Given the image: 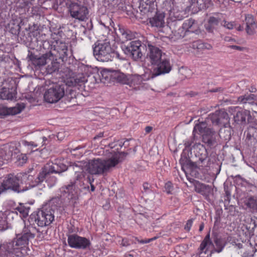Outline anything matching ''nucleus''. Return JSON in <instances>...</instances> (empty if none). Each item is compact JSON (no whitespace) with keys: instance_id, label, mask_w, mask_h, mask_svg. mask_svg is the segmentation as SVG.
Instances as JSON below:
<instances>
[{"instance_id":"54","label":"nucleus","mask_w":257,"mask_h":257,"mask_svg":"<svg viewBox=\"0 0 257 257\" xmlns=\"http://www.w3.org/2000/svg\"><path fill=\"white\" fill-rule=\"evenodd\" d=\"M17 209L21 213H22L24 215H28V213L25 212V210L22 207H18Z\"/></svg>"},{"instance_id":"57","label":"nucleus","mask_w":257,"mask_h":257,"mask_svg":"<svg viewBox=\"0 0 257 257\" xmlns=\"http://www.w3.org/2000/svg\"><path fill=\"white\" fill-rule=\"evenodd\" d=\"M152 129L153 127L152 126H147L145 127V132L147 133H149L152 131Z\"/></svg>"},{"instance_id":"36","label":"nucleus","mask_w":257,"mask_h":257,"mask_svg":"<svg viewBox=\"0 0 257 257\" xmlns=\"http://www.w3.org/2000/svg\"><path fill=\"white\" fill-rule=\"evenodd\" d=\"M195 188L197 192L203 194L204 193V191L208 188V186L197 182L195 185Z\"/></svg>"},{"instance_id":"58","label":"nucleus","mask_w":257,"mask_h":257,"mask_svg":"<svg viewBox=\"0 0 257 257\" xmlns=\"http://www.w3.org/2000/svg\"><path fill=\"white\" fill-rule=\"evenodd\" d=\"M44 136L40 137H36L35 139V142H42L43 139H42V137Z\"/></svg>"},{"instance_id":"26","label":"nucleus","mask_w":257,"mask_h":257,"mask_svg":"<svg viewBox=\"0 0 257 257\" xmlns=\"http://www.w3.org/2000/svg\"><path fill=\"white\" fill-rule=\"evenodd\" d=\"M16 95V90L13 88L3 87L0 91V97L2 99L12 100Z\"/></svg>"},{"instance_id":"63","label":"nucleus","mask_w":257,"mask_h":257,"mask_svg":"<svg viewBox=\"0 0 257 257\" xmlns=\"http://www.w3.org/2000/svg\"><path fill=\"white\" fill-rule=\"evenodd\" d=\"M90 186H91V191L93 192L95 190V186H94V185L92 184L91 183H90Z\"/></svg>"},{"instance_id":"38","label":"nucleus","mask_w":257,"mask_h":257,"mask_svg":"<svg viewBox=\"0 0 257 257\" xmlns=\"http://www.w3.org/2000/svg\"><path fill=\"white\" fill-rule=\"evenodd\" d=\"M143 83V78L139 75H135L131 77V84L133 85H141Z\"/></svg>"},{"instance_id":"30","label":"nucleus","mask_w":257,"mask_h":257,"mask_svg":"<svg viewBox=\"0 0 257 257\" xmlns=\"http://www.w3.org/2000/svg\"><path fill=\"white\" fill-rule=\"evenodd\" d=\"M210 128L207 127V124L205 122H201L198 124H196L193 130V133L194 134H200L202 137L203 134H205L207 130H210Z\"/></svg>"},{"instance_id":"7","label":"nucleus","mask_w":257,"mask_h":257,"mask_svg":"<svg viewBox=\"0 0 257 257\" xmlns=\"http://www.w3.org/2000/svg\"><path fill=\"white\" fill-rule=\"evenodd\" d=\"M56 206L45 205L39 210L35 218V221L40 226H45L50 224L54 220V213Z\"/></svg>"},{"instance_id":"13","label":"nucleus","mask_w":257,"mask_h":257,"mask_svg":"<svg viewBox=\"0 0 257 257\" xmlns=\"http://www.w3.org/2000/svg\"><path fill=\"white\" fill-rule=\"evenodd\" d=\"M55 44L54 46H51L50 50H52L53 52L55 53L56 55L55 56L56 58H59L63 61L66 59L68 56V47L66 44L62 41H56ZM46 45L50 46L49 42H45L43 45Z\"/></svg>"},{"instance_id":"37","label":"nucleus","mask_w":257,"mask_h":257,"mask_svg":"<svg viewBox=\"0 0 257 257\" xmlns=\"http://www.w3.org/2000/svg\"><path fill=\"white\" fill-rule=\"evenodd\" d=\"M42 139H43L42 142H35V141H32L30 142H25V144L28 146H34L35 147H42L45 145V141L47 140V139L45 137H42Z\"/></svg>"},{"instance_id":"11","label":"nucleus","mask_w":257,"mask_h":257,"mask_svg":"<svg viewBox=\"0 0 257 257\" xmlns=\"http://www.w3.org/2000/svg\"><path fill=\"white\" fill-rule=\"evenodd\" d=\"M68 245L72 248L86 249L91 246L90 240L77 234L70 235L68 238Z\"/></svg>"},{"instance_id":"21","label":"nucleus","mask_w":257,"mask_h":257,"mask_svg":"<svg viewBox=\"0 0 257 257\" xmlns=\"http://www.w3.org/2000/svg\"><path fill=\"white\" fill-rule=\"evenodd\" d=\"M217 137V134L215 131L210 128L209 130H207L205 134H203L202 141L208 146L211 147L216 143Z\"/></svg>"},{"instance_id":"16","label":"nucleus","mask_w":257,"mask_h":257,"mask_svg":"<svg viewBox=\"0 0 257 257\" xmlns=\"http://www.w3.org/2000/svg\"><path fill=\"white\" fill-rule=\"evenodd\" d=\"M52 55V50H51L40 57L33 54H31L29 56V58L35 69H38L41 67L48 64L49 59H50L49 57H51Z\"/></svg>"},{"instance_id":"12","label":"nucleus","mask_w":257,"mask_h":257,"mask_svg":"<svg viewBox=\"0 0 257 257\" xmlns=\"http://www.w3.org/2000/svg\"><path fill=\"white\" fill-rule=\"evenodd\" d=\"M207 119H210L214 125L224 126L229 124L228 114L223 109L216 111L209 115Z\"/></svg>"},{"instance_id":"19","label":"nucleus","mask_w":257,"mask_h":257,"mask_svg":"<svg viewBox=\"0 0 257 257\" xmlns=\"http://www.w3.org/2000/svg\"><path fill=\"white\" fill-rule=\"evenodd\" d=\"M149 49L148 56L150 59L152 64L157 63L161 59L162 51L158 48L152 45L150 42H147Z\"/></svg>"},{"instance_id":"20","label":"nucleus","mask_w":257,"mask_h":257,"mask_svg":"<svg viewBox=\"0 0 257 257\" xmlns=\"http://www.w3.org/2000/svg\"><path fill=\"white\" fill-rule=\"evenodd\" d=\"M118 27L117 29H115V33L121 43H124L128 40H131L135 37L134 34L130 30L120 26H118Z\"/></svg>"},{"instance_id":"47","label":"nucleus","mask_w":257,"mask_h":257,"mask_svg":"<svg viewBox=\"0 0 257 257\" xmlns=\"http://www.w3.org/2000/svg\"><path fill=\"white\" fill-rule=\"evenodd\" d=\"M205 28L206 31L208 32V33L213 32L214 26L211 25V24H209V23L208 22V24L205 25Z\"/></svg>"},{"instance_id":"29","label":"nucleus","mask_w":257,"mask_h":257,"mask_svg":"<svg viewBox=\"0 0 257 257\" xmlns=\"http://www.w3.org/2000/svg\"><path fill=\"white\" fill-rule=\"evenodd\" d=\"M110 160L117 162L116 163V165L122 161L123 157H125L127 155V153L124 152H117L114 151H112L110 152Z\"/></svg>"},{"instance_id":"45","label":"nucleus","mask_w":257,"mask_h":257,"mask_svg":"<svg viewBox=\"0 0 257 257\" xmlns=\"http://www.w3.org/2000/svg\"><path fill=\"white\" fill-rule=\"evenodd\" d=\"M221 25L228 29H232L235 26L234 22H228L225 20L221 22Z\"/></svg>"},{"instance_id":"31","label":"nucleus","mask_w":257,"mask_h":257,"mask_svg":"<svg viewBox=\"0 0 257 257\" xmlns=\"http://www.w3.org/2000/svg\"><path fill=\"white\" fill-rule=\"evenodd\" d=\"M210 246H213V244L210 239V234L208 233L206 235L200 245L199 248V253H201L206 248V249H208Z\"/></svg>"},{"instance_id":"52","label":"nucleus","mask_w":257,"mask_h":257,"mask_svg":"<svg viewBox=\"0 0 257 257\" xmlns=\"http://www.w3.org/2000/svg\"><path fill=\"white\" fill-rule=\"evenodd\" d=\"M156 238H157V236H155L154 237H153L152 238H150V239H146V240H141L140 241V242L141 243H149L150 242V241H152V240H154L155 239H156Z\"/></svg>"},{"instance_id":"28","label":"nucleus","mask_w":257,"mask_h":257,"mask_svg":"<svg viewBox=\"0 0 257 257\" xmlns=\"http://www.w3.org/2000/svg\"><path fill=\"white\" fill-rule=\"evenodd\" d=\"M218 135L221 139L225 141L229 140L231 137V128L229 125H224L223 127L221 128Z\"/></svg>"},{"instance_id":"24","label":"nucleus","mask_w":257,"mask_h":257,"mask_svg":"<svg viewBox=\"0 0 257 257\" xmlns=\"http://www.w3.org/2000/svg\"><path fill=\"white\" fill-rule=\"evenodd\" d=\"M24 107V106L21 107L20 105H19L18 106L10 108L5 106H0V117L20 113Z\"/></svg>"},{"instance_id":"23","label":"nucleus","mask_w":257,"mask_h":257,"mask_svg":"<svg viewBox=\"0 0 257 257\" xmlns=\"http://www.w3.org/2000/svg\"><path fill=\"white\" fill-rule=\"evenodd\" d=\"M154 2H150L148 3H142L139 7L140 14L145 18H149L154 12Z\"/></svg>"},{"instance_id":"5","label":"nucleus","mask_w":257,"mask_h":257,"mask_svg":"<svg viewBox=\"0 0 257 257\" xmlns=\"http://www.w3.org/2000/svg\"><path fill=\"white\" fill-rule=\"evenodd\" d=\"M116 163L110 160L109 158L107 160L94 159L89 161L87 170L91 174H102L107 172L110 168L115 166Z\"/></svg>"},{"instance_id":"53","label":"nucleus","mask_w":257,"mask_h":257,"mask_svg":"<svg viewBox=\"0 0 257 257\" xmlns=\"http://www.w3.org/2000/svg\"><path fill=\"white\" fill-rule=\"evenodd\" d=\"M121 245L123 246H127L130 245V243L127 239H122Z\"/></svg>"},{"instance_id":"51","label":"nucleus","mask_w":257,"mask_h":257,"mask_svg":"<svg viewBox=\"0 0 257 257\" xmlns=\"http://www.w3.org/2000/svg\"><path fill=\"white\" fill-rule=\"evenodd\" d=\"M144 191H142L143 192H147L150 191V187L149 184L148 183H144L143 185Z\"/></svg>"},{"instance_id":"10","label":"nucleus","mask_w":257,"mask_h":257,"mask_svg":"<svg viewBox=\"0 0 257 257\" xmlns=\"http://www.w3.org/2000/svg\"><path fill=\"white\" fill-rule=\"evenodd\" d=\"M146 51V44H142L139 40L131 42L125 48V53L136 60L141 58Z\"/></svg>"},{"instance_id":"59","label":"nucleus","mask_w":257,"mask_h":257,"mask_svg":"<svg viewBox=\"0 0 257 257\" xmlns=\"http://www.w3.org/2000/svg\"><path fill=\"white\" fill-rule=\"evenodd\" d=\"M252 255V254H249L248 253L246 252H244L242 254V257H251Z\"/></svg>"},{"instance_id":"6","label":"nucleus","mask_w":257,"mask_h":257,"mask_svg":"<svg viewBox=\"0 0 257 257\" xmlns=\"http://www.w3.org/2000/svg\"><path fill=\"white\" fill-rule=\"evenodd\" d=\"M67 169V166L63 163L59 164L49 162L43 167L38 175L37 181L39 184L42 183L50 174L52 173L60 174Z\"/></svg>"},{"instance_id":"1","label":"nucleus","mask_w":257,"mask_h":257,"mask_svg":"<svg viewBox=\"0 0 257 257\" xmlns=\"http://www.w3.org/2000/svg\"><path fill=\"white\" fill-rule=\"evenodd\" d=\"M23 179L25 180V186L20 185L19 179L16 176L11 174L8 175L0 185V195L8 190L17 193H22L39 184L37 181V178L34 180V177L30 175L24 177Z\"/></svg>"},{"instance_id":"39","label":"nucleus","mask_w":257,"mask_h":257,"mask_svg":"<svg viewBox=\"0 0 257 257\" xmlns=\"http://www.w3.org/2000/svg\"><path fill=\"white\" fill-rule=\"evenodd\" d=\"M195 21L192 19H190L186 21L183 24L182 27L184 29L188 30L193 27Z\"/></svg>"},{"instance_id":"42","label":"nucleus","mask_w":257,"mask_h":257,"mask_svg":"<svg viewBox=\"0 0 257 257\" xmlns=\"http://www.w3.org/2000/svg\"><path fill=\"white\" fill-rule=\"evenodd\" d=\"M67 228L68 231L66 233V235L68 237L70 235L77 234L76 233L77 232V229L75 228V227L72 224L68 225Z\"/></svg>"},{"instance_id":"62","label":"nucleus","mask_w":257,"mask_h":257,"mask_svg":"<svg viewBox=\"0 0 257 257\" xmlns=\"http://www.w3.org/2000/svg\"><path fill=\"white\" fill-rule=\"evenodd\" d=\"M204 228V223H201L200 225V226H199V231H202L203 230Z\"/></svg>"},{"instance_id":"49","label":"nucleus","mask_w":257,"mask_h":257,"mask_svg":"<svg viewBox=\"0 0 257 257\" xmlns=\"http://www.w3.org/2000/svg\"><path fill=\"white\" fill-rule=\"evenodd\" d=\"M7 228V225L6 224V221L2 218L0 217V230L2 231L3 230L6 229Z\"/></svg>"},{"instance_id":"43","label":"nucleus","mask_w":257,"mask_h":257,"mask_svg":"<svg viewBox=\"0 0 257 257\" xmlns=\"http://www.w3.org/2000/svg\"><path fill=\"white\" fill-rule=\"evenodd\" d=\"M75 80V77H72L67 78L66 80V85H68L69 86H76Z\"/></svg>"},{"instance_id":"27","label":"nucleus","mask_w":257,"mask_h":257,"mask_svg":"<svg viewBox=\"0 0 257 257\" xmlns=\"http://www.w3.org/2000/svg\"><path fill=\"white\" fill-rule=\"evenodd\" d=\"M164 14L156 13V15L154 17L150 18V23L153 27L161 28L164 25Z\"/></svg>"},{"instance_id":"3","label":"nucleus","mask_w":257,"mask_h":257,"mask_svg":"<svg viewBox=\"0 0 257 257\" xmlns=\"http://www.w3.org/2000/svg\"><path fill=\"white\" fill-rule=\"evenodd\" d=\"M37 230L32 225L25 227L22 233L17 234L16 237L12 240L19 251V255L22 256L29 254L28 245L30 239L34 238Z\"/></svg>"},{"instance_id":"40","label":"nucleus","mask_w":257,"mask_h":257,"mask_svg":"<svg viewBox=\"0 0 257 257\" xmlns=\"http://www.w3.org/2000/svg\"><path fill=\"white\" fill-rule=\"evenodd\" d=\"M76 184V182L71 183L70 184H68V185L66 186L65 188L66 190H65V192L69 194H72V195H73V192L75 191V190Z\"/></svg>"},{"instance_id":"25","label":"nucleus","mask_w":257,"mask_h":257,"mask_svg":"<svg viewBox=\"0 0 257 257\" xmlns=\"http://www.w3.org/2000/svg\"><path fill=\"white\" fill-rule=\"evenodd\" d=\"M246 31L249 35H253L254 33V30L257 28V24L253 16L251 15H247L245 17Z\"/></svg>"},{"instance_id":"56","label":"nucleus","mask_w":257,"mask_h":257,"mask_svg":"<svg viewBox=\"0 0 257 257\" xmlns=\"http://www.w3.org/2000/svg\"><path fill=\"white\" fill-rule=\"evenodd\" d=\"M224 40H225V41L228 42H235V40L233 39H232L229 37H225Z\"/></svg>"},{"instance_id":"33","label":"nucleus","mask_w":257,"mask_h":257,"mask_svg":"<svg viewBox=\"0 0 257 257\" xmlns=\"http://www.w3.org/2000/svg\"><path fill=\"white\" fill-rule=\"evenodd\" d=\"M256 96L254 94H249L241 96L238 98V101L243 103H251L254 100H255Z\"/></svg>"},{"instance_id":"41","label":"nucleus","mask_w":257,"mask_h":257,"mask_svg":"<svg viewBox=\"0 0 257 257\" xmlns=\"http://www.w3.org/2000/svg\"><path fill=\"white\" fill-rule=\"evenodd\" d=\"M76 83L77 85H81V83H83L87 81L86 78L83 76L82 75H78L75 76Z\"/></svg>"},{"instance_id":"44","label":"nucleus","mask_w":257,"mask_h":257,"mask_svg":"<svg viewBox=\"0 0 257 257\" xmlns=\"http://www.w3.org/2000/svg\"><path fill=\"white\" fill-rule=\"evenodd\" d=\"M220 19L215 18L214 17H210L208 20V23L211 24L214 26H217L218 25Z\"/></svg>"},{"instance_id":"15","label":"nucleus","mask_w":257,"mask_h":257,"mask_svg":"<svg viewBox=\"0 0 257 257\" xmlns=\"http://www.w3.org/2000/svg\"><path fill=\"white\" fill-rule=\"evenodd\" d=\"M18 251H19L18 249L15 247V245L13 241L0 245V257L22 256V255H19Z\"/></svg>"},{"instance_id":"48","label":"nucleus","mask_w":257,"mask_h":257,"mask_svg":"<svg viewBox=\"0 0 257 257\" xmlns=\"http://www.w3.org/2000/svg\"><path fill=\"white\" fill-rule=\"evenodd\" d=\"M227 47L231 48V49H235V50H236L239 51H243L245 49V48L244 47L238 46H236V45H228L227 46Z\"/></svg>"},{"instance_id":"8","label":"nucleus","mask_w":257,"mask_h":257,"mask_svg":"<svg viewBox=\"0 0 257 257\" xmlns=\"http://www.w3.org/2000/svg\"><path fill=\"white\" fill-rule=\"evenodd\" d=\"M65 84H53L44 93L45 101L50 103L58 102L65 94Z\"/></svg>"},{"instance_id":"22","label":"nucleus","mask_w":257,"mask_h":257,"mask_svg":"<svg viewBox=\"0 0 257 257\" xmlns=\"http://www.w3.org/2000/svg\"><path fill=\"white\" fill-rule=\"evenodd\" d=\"M55 53L52 51V55L49 59V63L46 67V72L48 74H52L58 71L60 67V63L57 61V58L55 57Z\"/></svg>"},{"instance_id":"14","label":"nucleus","mask_w":257,"mask_h":257,"mask_svg":"<svg viewBox=\"0 0 257 257\" xmlns=\"http://www.w3.org/2000/svg\"><path fill=\"white\" fill-rule=\"evenodd\" d=\"M191 153H193L195 156L198 158V160L194 163H191L193 167H197V163H203L208 156V153L205 147L200 144H197L193 146L191 149Z\"/></svg>"},{"instance_id":"18","label":"nucleus","mask_w":257,"mask_h":257,"mask_svg":"<svg viewBox=\"0 0 257 257\" xmlns=\"http://www.w3.org/2000/svg\"><path fill=\"white\" fill-rule=\"evenodd\" d=\"M20 152L15 143H11L6 145L2 152V158L6 161L11 160L12 157Z\"/></svg>"},{"instance_id":"60","label":"nucleus","mask_w":257,"mask_h":257,"mask_svg":"<svg viewBox=\"0 0 257 257\" xmlns=\"http://www.w3.org/2000/svg\"><path fill=\"white\" fill-rule=\"evenodd\" d=\"M84 178V175L82 173H81L80 174H78L77 176V180L78 179H81L82 178Z\"/></svg>"},{"instance_id":"35","label":"nucleus","mask_w":257,"mask_h":257,"mask_svg":"<svg viewBox=\"0 0 257 257\" xmlns=\"http://www.w3.org/2000/svg\"><path fill=\"white\" fill-rule=\"evenodd\" d=\"M214 242L216 246V248L215 249V251L220 252L222 250L224 247V244L222 242L221 239L218 238L216 234L214 235Z\"/></svg>"},{"instance_id":"50","label":"nucleus","mask_w":257,"mask_h":257,"mask_svg":"<svg viewBox=\"0 0 257 257\" xmlns=\"http://www.w3.org/2000/svg\"><path fill=\"white\" fill-rule=\"evenodd\" d=\"M193 223V219H191L187 221V223L186 225L185 226L184 229L186 230L187 231H189Z\"/></svg>"},{"instance_id":"34","label":"nucleus","mask_w":257,"mask_h":257,"mask_svg":"<svg viewBox=\"0 0 257 257\" xmlns=\"http://www.w3.org/2000/svg\"><path fill=\"white\" fill-rule=\"evenodd\" d=\"M245 204L251 209L257 211V199L253 197H250L245 201Z\"/></svg>"},{"instance_id":"17","label":"nucleus","mask_w":257,"mask_h":257,"mask_svg":"<svg viewBox=\"0 0 257 257\" xmlns=\"http://www.w3.org/2000/svg\"><path fill=\"white\" fill-rule=\"evenodd\" d=\"M154 65L156 66L154 68L152 72V78L162 74L169 73L171 69L169 61L166 59L162 60L161 59L157 63Z\"/></svg>"},{"instance_id":"32","label":"nucleus","mask_w":257,"mask_h":257,"mask_svg":"<svg viewBox=\"0 0 257 257\" xmlns=\"http://www.w3.org/2000/svg\"><path fill=\"white\" fill-rule=\"evenodd\" d=\"M110 72V77L112 79L116 80L118 82H125V75L119 71L115 70H109Z\"/></svg>"},{"instance_id":"9","label":"nucleus","mask_w":257,"mask_h":257,"mask_svg":"<svg viewBox=\"0 0 257 257\" xmlns=\"http://www.w3.org/2000/svg\"><path fill=\"white\" fill-rule=\"evenodd\" d=\"M68 10L71 17L79 21H84L88 19V9L78 2H71L69 5Z\"/></svg>"},{"instance_id":"2","label":"nucleus","mask_w":257,"mask_h":257,"mask_svg":"<svg viewBox=\"0 0 257 257\" xmlns=\"http://www.w3.org/2000/svg\"><path fill=\"white\" fill-rule=\"evenodd\" d=\"M246 118L250 124L244 132L245 141L248 146H254L257 143V121H250L251 118L250 112L247 110L238 111L234 115V121L238 124L246 123Z\"/></svg>"},{"instance_id":"46","label":"nucleus","mask_w":257,"mask_h":257,"mask_svg":"<svg viewBox=\"0 0 257 257\" xmlns=\"http://www.w3.org/2000/svg\"><path fill=\"white\" fill-rule=\"evenodd\" d=\"M165 190L167 192L168 194L171 193L172 190H173V186L172 184L168 182L167 183H166L165 186Z\"/></svg>"},{"instance_id":"4","label":"nucleus","mask_w":257,"mask_h":257,"mask_svg":"<svg viewBox=\"0 0 257 257\" xmlns=\"http://www.w3.org/2000/svg\"><path fill=\"white\" fill-rule=\"evenodd\" d=\"M93 54L98 61L101 62L111 61L119 57V54L111 48L107 40L95 46Z\"/></svg>"},{"instance_id":"55","label":"nucleus","mask_w":257,"mask_h":257,"mask_svg":"<svg viewBox=\"0 0 257 257\" xmlns=\"http://www.w3.org/2000/svg\"><path fill=\"white\" fill-rule=\"evenodd\" d=\"M103 137V132H101V133H99L97 135H96V136H95L94 138H93V140H96L98 138H102Z\"/></svg>"},{"instance_id":"64","label":"nucleus","mask_w":257,"mask_h":257,"mask_svg":"<svg viewBox=\"0 0 257 257\" xmlns=\"http://www.w3.org/2000/svg\"><path fill=\"white\" fill-rule=\"evenodd\" d=\"M62 133H59L57 135V138L59 139L62 138Z\"/></svg>"},{"instance_id":"61","label":"nucleus","mask_w":257,"mask_h":257,"mask_svg":"<svg viewBox=\"0 0 257 257\" xmlns=\"http://www.w3.org/2000/svg\"><path fill=\"white\" fill-rule=\"evenodd\" d=\"M141 219L143 220L144 223H147V221H146V220H147V219L146 218V217L145 216H144L143 215H141Z\"/></svg>"}]
</instances>
